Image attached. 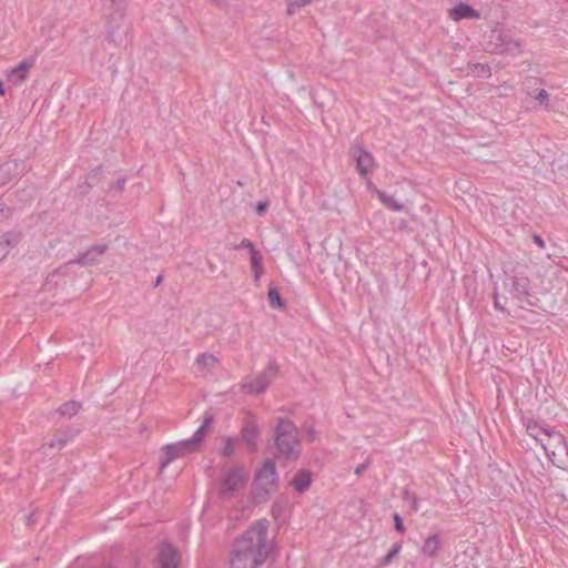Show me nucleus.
Returning <instances> with one entry per match:
<instances>
[{"mask_svg":"<svg viewBox=\"0 0 568 568\" xmlns=\"http://www.w3.org/2000/svg\"><path fill=\"white\" fill-rule=\"evenodd\" d=\"M276 371H277L276 364L275 363H270L268 366H267V372H270L272 374H275Z\"/></svg>","mask_w":568,"mask_h":568,"instance_id":"nucleus-38","label":"nucleus"},{"mask_svg":"<svg viewBox=\"0 0 568 568\" xmlns=\"http://www.w3.org/2000/svg\"><path fill=\"white\" fill-rule=\"evenodd\" d=\"M440 547V538L437 534L428 536L422 547V552L426 557H434Z\"/></svg>","mask_w":568,"mask_h":568,"instance_id":"nucleus-20","label":"nucleus"},{"mask_svg":"<svg viewBox=\"0 0 568 568\" xmlns=\"http://www.w3.org/2000/svg\"><path fill=\"white\" fill-rule=\"evenodd\" d=\"M10 172L11 168L9 163L0 166V186L10 180Z\"/></svg>","mask_w":568,"mask_h":568,"instance_id":"nucleus-28","label":"nucleus"},{"mask_svg":"<svg viewBox=\"0 0 568 568\" xmlns=\"http://www.w3.org/2000/svg\"><path fill=\"white\" fill-rule=\"evenodd\" d=\"M394 524H395V529L399 532H403L404 531V525H403V520L399 516V514L395 513L394 514Z\"/></svg>","mask_w":568,"mask_h":568,"instance_id":"nucleus-31","label":"nucleus"},{"mask_svg":"<svg viewBox=\"0 0 568 568\" xmlns=\"http://www.w3.org/2000/svg\"><path fill=\"white\" fill-rule=\"evenodd\" d=\"M367 466H368V463H363V464L358 465V466L355 468V470H354L355 475L361 476V475L365 471V469L367 468Z\"/></svg>","mask_w":568,"mask_h":568,"instance_id":"nucleus-34","label":"nucleus"},{"mask_svg":"<svg viewBox=\"0 0 568 568\" xmlns=\"http://www.w3.org/2000/svg\"><path fill=\"white\" fill-rule=\"evenodd\" d=\"M407 498L412 499L414 510H417V499L414 495H407Z\"/></svg>","mask_w":568,"mask_h":568,"instance_id":"nucleus-39","label":"nucleus"},{"mask_svg":"<svg viewBox=\"0 0 568 568\" xmlns=\"http://www.w3.org/2000/svg\"><path fill=\"white\" fill-rule=\"evenodd\" d=\"M124 184H125V180H120L119 181V189H120V191H122L124 189Z\"/></svg>","mask_w":568,"mask_h":568,"instance_id":"nucleus-42","label":"nucleus"},{"mask_svg":"<svg viewBox=\"0 0 568 568\" xmlns=\"http://www.w3.org/2000/svg\"><path fill=\"white\" fill-rule=\"evenodd\" d=\"M268 383L270 378L266 373H258L250 382L244 384V388L247 393L258 394L266 389Z\"/></svg>","mask_w":568,"mask_h":568,"instance_id":"nucleus-16","label":"nucleus"},{"mask_svg":"<svg viewBox=\"0 0 568 568\" xmlns=\"http://www.w3.org/2000/svg\"><path fill=\"white\" fill-rule=\"evenodd\" d=\"M251 268L254 274V280L258 282L264 274V266L260 252L251 255Z\"/></svg>","mask_w":568,"mask_h":568,"instance_id":"nucleus-21","label":"nucleus"},{"mask_svg":"<svg viewBox=\"0 0 568 568\" xmlns=\"http://www.w3.org/2000/svg\"><path fill=\"white\" fill-rule=\"evenodd\" d=\"M267 206H268V202L267 201H261L257 203L256 205V212L260 214V215H263L266 210H267Z\"/></svg>","mask_w":568,"mask_h":568,"instance_id":"nucleus-32","label":"nucleus"},{"mask_svg":"<svg viewBox=\"0 0 568 568\" xmlns=\"http://www.w3.org/2000/svg\"><path fill=\"white\" fill-rule=\"evenodd\" d=\"M449 18L454 21H460L463 19H479L480 13L474 9L470 4L460 2L454 8L449 9Z\"/></svg>","mask_w":568,"mask_h":568,"instance_id":"nucleus-13","label":"nucleus"},{"mask_svg":"<svg viewBox=\"0 0 568 568\" xmlns=\"http://www.w3.org/2000/svg\"><path fill=\"white\" fill-rule=\"evenodd\" d=\"M106 251V245H97L89 248L85 253L79 256L74 262L83 265L94 264L99 257Z\"/></svg>","mask_w":568,"mask_h":568,"instance_id":"nucleus-17","label":"nucleus"},{"mask_svg":"<svg viewBox=\"0 0 568 568\" xmlns=\"http://www.w3.org/2000/svg\"><path fill=\"white\" fill-rule=\"evenodd\" d=\"M2 205H3V204H2V203H0V212H2Z\"/></svg>","mask_w":568,"mask_h":568,"instance_id":"nucleus-44","label":"nucleus"},{"mask_svg":"<svg viewBox=\"0 0 568 568\" xmlns=\"http://www.w3.org/2000/svg\"><path fill=\"white\" fill-rule=\"evenodd\" d=\"M375 194L377 199L389 210L394 212H402L404 210V205L397 201L394 195H388L381 190H375Z\"/></svg>","mask_w":568,"mask_h":568,"instance_id":"nucleus-19","label":"nucleus"},{"mask_svg":"<svg viewBox=\"0 0 568 568\" xmlns=\"http://www.w3.org/2000/svg\"><path fill=\"white\" fill-rule=\"evenodd\" d=\"M366 185H367V189H368L371 192H374V193H375V190H378V189L375 186V184L372 182V180H371V179H367V183H366Z\"/></svg>","mask_w":568,"mask_h":568,"instance_id":"nucleus-37","label":"nucleus"},{"mask_svg":"<svg viewBox=\"0 0 568 568\" xmlns=\"http://www.w3.org/2000/svg\"><path fill=\"white\" fill-rule=\"evenodd\" d=\"M354 160L357 172L363 178H367L376 168L373 154L361 146L355 150Z\"/></svg>","mask_w":568,"mask_h":568,"instance_id":"nucleus-7","label":"nucleus"},{"mask_svg":"<svg viewBox=\"0 0 568 568\" xmlns=\"http://www.w3.org/2000/svg\"><path fill=\"white\" fill-rule=\"evenodd\" d=\"M103 10L109 19L110 36L114 37V29L120 28L125 18L124 0H103Z\"/></svg>","mask_w":568,"mask_h":568,"instance_id":"nucleus-6","label":"nucleus"},{"mask_svg":"<svg viewBox=\"0 0 568 568\" xmlns=\"http://www.w3.org/2000/svg\"><path fill=\"white\" fill-rule=\"evenodd\" d=\"M267 520L261 519L243 532L234 545L265 564L274 549L272 541L267 538Z\"/></svg>","mask_w":568,"mask_h":568,"instance_id":"nucleus-1","label":"nucleus"},{"mask_svg":"<svg viewBox=\"0 0 568 568\" xmlns=\"http://www.w3.org/2000/svg\"><path fill=\"white\" fill-rule=\"evenodd\" d=\"M64 444H65V440H59L57 447L60 449L64 446Z\"/></svg>","mask_w":568,"mask_h":568,"instance_id":"nucleus-43","label":"nucleus"},{"mask_svg":"<svg viewBox=\"0 0 568 568\" xmlns=\"http://www.w3.org/2000/svg\"><path fill=\"white\" fill-rule=\"evenodd\" d=\"M257 438L258 427L256 423L252 419L246 420L242 428V439L252 450H254L256 447Z\"/></svg>","mask_w":568,"mask_h":568,"instance_id":"nucleus-14","label":"nucleus"},{"mask_svg":"<svg viewBox=\"0 0 568 568\" xmlns=\"http://www.w3.org/2000/svg\"><path fill=\"white\" fill-rule=\"evenodd\" d=\"M80 409V403L70 400L60 406L58 409L59 414L67 417L74 416Z\"/></svg>","mask_w":568,"mask_h":568,"instance_id":"nucleus-22","label":"nucleus"},{"mask_svg":"<svg viewBox=\"0 0 568 568\" xmlns=\"http://www.w3.org/2000/svg\"><path fill=\"white\" fill-rule=\"evenodd\" d=\"M159 565L161 568H175L178 565L176 549L170 545H164L160 550Z\"/></svg>","mask_w":568,"mask_h":568,"instance_id":"nucleus-15","label":"nucleus"},{"mask_svg":"<svg viewBox=\"0 0 568 568\" xmlns=\"http://www.w3.org/2000/svg\"><path fill=\"white\" fill-rule=\"evenodd\" d=\"M550 429L539 427L538 425L528 426V432L531 437H534L539 443V434L540 433H549Z\"/></svg>","mask_w":568,"mask_h":568,"instance_id":"nucleus-29","label":"nucleus"},{"mask_svg":"<svg viewBox=\"0 0 568 568\" xmlns=\"http://www.w3.org/2000/svg\"><path fill=\"white\" fill-rule=\"evenodd\" d=\"M6 94V89H4V85H3V82L0 80V95H4Z\"/></svg>","mask_w":568,"mask_h":568,"instance_id":"nucleus-41","label":"nucleus"},{"mask_svg":"<svg viewBox=\"0 0 568 568\" xmlns=\"http://www.w3.org/2000/svg\"><path fill=\"white\" fill-rule=\"evenodd\" d=\"M534 242L539 245L540 247H544L545 246V242L544 240L541 239V236L539 235H534Z\"/></svg>","mask_w":568,"mask_h":568,"instance_id":"nucleus-36","label":"nucleus"},{"mask_svg":"<svg viewBox=\"0 0 568 568\" xmlns=\"http://www.w3.org/2000/svg\"><path fill=\"white\" fill-rule=\"evenodd\" d=\"M33 59L23 60L18 65L7 70V77L14 85L22 83L27 78L30 69L33 65Z\"/></svg>","mask_w":568,"mask_h":568,"instance_id":"nucleus-11","label":"nucleus"},{"mask_svg":"<svg viewBox=\"0 0 568 568\" xmlns=\"http://www.w3.org/2000/svg\"><path fill=\"white\" fill-rule=\"evenodd\" d=\"M196 363L204 369H211L216 363V357L211 354H201L196 358Z\"/></svg>","mask_w":568,"mask_h":568,"instance_id":"nucleus-23","label":"nucleus"},{"mask_svg":"<svg viewBox=\"0 0 568 568\" xmlns=\"http://www.w3.org/2000/svg\"><path fill=\"white\" fill-rule=\"evenodd\" d=\"M234 248L235 250L247 248L250 252V256L253 255L254 253L258 252L257 248L255 247L254 243L248 239H243L237 245L234 246Z\"/></svg>","mask_w":568,"mask_h":568,"instance_id":"nucleus-27","label":"nucleus"},{"mask_svg":"<svg viewBox=\"0 0 568 568\" xmlns=\"http://www.w3.org/2000/svg\"><path fill=\"white\" fill-rule=\"evenodd\" d=\"M536 100L544 102L548 99V93L546 90L541 89L538 91L537 95L535 97Z\"/></svg>","mask_w":568,"mask_h":568,"instance_id":"nucleus-33","label":"nucleus"},{"mask_svg":"<svg viewBox=\"0 0 568 568\" xmlns=\"http://www.w3.org/2000/svg\"><path fill=\"white\" fill-rule=\"evenodd\" d=\"M275 448L278 457L295 460L301 454V442L294 423L280 419L275 427Z\"/></svg>","mask_w":568,"mask_h":568,"instance_id":"nucleus-2","label":"nucleus"},{"mask_svg":"<svg viewBox=\"0 0 568 568\" xmlns=\"http://www.w3.org/2000/svg\"><path fill=\"white\" fill-rule=\"evenodd\" d=\"M402 549V542H395L393 544L389 552L383 558L382 564L387 566L390 564L393 558L399 554Z\"/></svg>","mask_w":568,"mask_h":568,"instance_id":"nucleus-25","label":"nucleus"},{"mask_svg":"<svg viewBox=\"0 0 568 568\" xmlns=\"http://www.w3.org/2000/svg\"><path fill=\"white\" fill-rule=\"evenodd\" d=\"M230 565L231 568H258L264 562L234 545Z\"/></svg>","mask_w":568,"mask_h":568,"instance_id":"nucleus-9","label":"nucleus"},{"mask_svg":"<svg viewBox=\"0 0 568 568\" xmlns=\"http://www.w3.org/2000/svg\"><path fill=\"white\" fill-rule=\"evenodd\" d=\"M267 300L272 308H281L283 306L282 296L275 288H270L267 293Z\"/></svg>","mask_w":568,"mask_h":568,"instance_id":"nucleus-24","label":"nucleus"},{"mask_svg":"<svg viewBox=\"0 0 568 568\" xmlns=\"http://www.w3.org/2000/svg\"><path fill=\"white\" fill-rule=\"evenodd\" d=\"M494 305L497 310L499 311H504V307L500 305L499 301L496 298L495 302H494Z\"/></svg>","mask_w":568,"mask_h":568,"instance_id":"nucleus-40","label":"nucleus"},{"mask_svg":"<svg viewBox=\"0 0 568 568\" xmlns=\"http://www.w3.org/2000/svg\"><path fill=\"white\" fill-rule=\"evenodd\" d=\"M277 471L272 460H266L256 471L254 486L262 497H267L277 488Z\"/></svg>","mask_w":568,"mask_h":568,"instance_id":"nucleus-5","label":"nucleus"},{"mask_svg":"<svg viewBox=\"0 0 568 568\" xmlns=\"http://www.w3.org/2000/svg\"><path fill=\"white\" fill-rule=\"evenodd\" d=\"M498 43L496 44V51L499 53H506L515 55L521 51V44L518 40L513 39L508 33L498 34Z\"/></svg>","mask_w":568,"mask_h":568,"instance_id":"nucleus-12","label":"nucleus"},{"mask_svg":"<svg viewBox=\"0 0 568 568\" xmlns=\"http://www.w3.org/2000/svg\"><path fill=\"white\" fill-rule=\"evenodd\" d=\"M538 436L539 444L549 460L552 464L558 465L567 454V446L564 436L554 429H550L549 433H540Z\"/></svg>","mask_w":568,"mask_h":568,"instance_id":"nucleus-4","label":"nucleus"},{"mask_svg":"<svg viewBox=\"0 0 568 568\" xmlns=\"http://www.w3.org/2000/svg\"><path fill=\"white\" fill-rule=\"evenodd\" d=\"M248 479V471L243 466L229 468L221 477L220 496L224 499L235 496L243 489Z\"/></svg>","mask_w":568,"mask_h":568,"instance_id":"nucleus-3","label":"nucleus"},{"mask_svg":"<svg viewBox=\"0 0 568 568\" xmlns=\"http://www.w3.org/2000/svg\"><path fill=\"white\" fill-rule=\"evenodd\" d=\"M213 422V415L206 414L204 417V420L199 426V428L194 432L193 436L184 440V444L187 445V447L192 450H195L196 447L202 443L206 434L209 433L210 426Z\"/></svg>","mask_w":568,"mask_h":568,"instance_id":"nucleus-10","label":"nucleus"},{"mask_svg":"<svg viewBox=\"0 0 568 568\" xmlns=\"http://www.w3.org/2000/svg\"><path fill=\"white\" fill-rule=\"evenodd\" d=\"M193 452L184 444V440L178 443L168 444L163 447L164 457L160 463V470L163 471L175 458L181 457L187 453Z\"/></svg>","mask_w":568,"mask_h":568,"instance_id":"nucleus-8","label":"nucleus"},{"mask_svg":"<svg viewBox=\"0 0 568 568\" xmlns=\"http://www.w3.org/2000/svg\"><path fill=\"white\" fill-rule=\"evenodd\" d=\"M11 250V242L8 236L0 237V262L3 261Z\"/></svg>","mask_w":568,"mask_h":568,"instance_id":"nucleus-26","label":"nucleus"},{"mask_svg":"<svg viewBox=\"0 0 568 568\" xmlns=\"http://www.w3.org/2000/svg\"><path fill=\"white\" fill-rule=\"evenodd\" d=\"M122 27H124V30H128V27H125V26H124V22H123V23L121 24V27H120V28H115V29H114V37H113V38L109 34L110 39H111L113 42H120V41H121V39H119L118 30H120Z\"/></svg>","mask_w":568,"mask_h":568,"instance_id":"nucleus-35","label":"nucleus"},{"mask_svg":"<svg viewBox=\"0 0 568 568\" xmlns=\"http://www.w3.org/2000/svg\"><path fill=\"white\" fill-rule=\"evenodd\" d=\"M234 443L235 440L233 438L225 439V445L222 448V454L224 456H231L234 453Z\"/></svg>","mask_w":568,"mask_h":568,"instance_id":"nucleus-30","label":"nucleus"},{"mask_svg":"<svg viewBox=\"0 0 568 568\" xmlns=\"http://www.w3.org/2000/svg\"><path fill=\"white\" fill-rule=\"evenodd\" d=\"M311 483H312V477H311L310 471L300 470L294 475V477L291 481V485L294 487V489L296 491L302 494L310 488Z\"/></svg>","mask_w":568,"mask_h":568,"instance_id":"nucleus-18","label":"nucleus"}]
</instances>
